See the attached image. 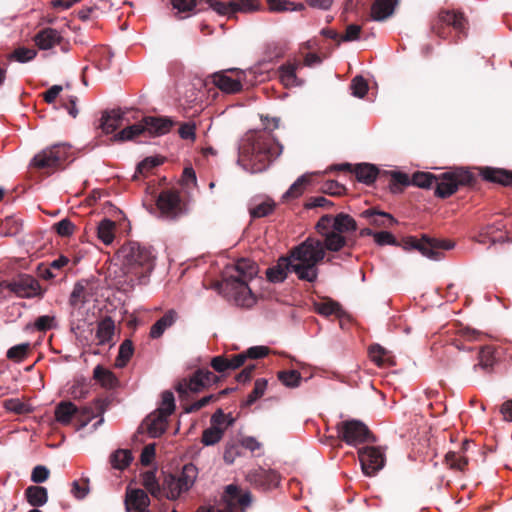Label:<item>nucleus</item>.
Masks as SVG:
<instances>
[{"label":"nucleus","instance_id":"1","mask_svg":"<svg viewBox=\"0 0 512 512\" xmlns=\"http://www.w3.org/2000/svg\"><path fill=\"white\" fill-rule=\"evenodd\" d=\"M262 120L264 129L248 132L239 147L238 163L251 173L264 171L283 151V146L272 135L279 126V119L265 117Z\"/></svg>","mask_w":512,"mask_h":512},{"label":"nucleus","instance_id":"2","mask_svg":"<svg viewBox=\"0 0 512 512\" xmlns=\"http://www.w3.org/2000/svg\"><path fill=\"white\" fill-rule=\"evenodd\" d=\"M258 273V267L250 259L241 258L234 266L227 268L219 284L220 291L228 300L237 306L251 308L256 303V297L248 286Z\"/></svg>","mask_w":512,"mask_h":512},{"label":"nucleus","instance_id":"3","mask_svg":"<svg viewBox=\"0 0 512 512\" xmlns=\"http://www.w3.org/2000/svg\"><path fill=\"white\" fill-rule=\"evenodd\" d=\"M119 255L123 259V272L127 277V285L132 288L137 284H146L155 267L156 256L153 251L139 242L124 244Z\"/></svg>","mask_w":512,"mask_h":512},{"label":"nucleus","instance_id":"4","mask_svg":"<svg viewBox=\"0 0 512 512\" xmlns=\"http://www.w3.org/2000/svg\"><path fill=\"white\" fill-rule=\"evenodd\" d=\"M325 240L308 237L290 251L293 272L300 280L315 282L318 277L317 265L325 258Z\"/></svg>","mask_w":512,"mask_h":512},{"label":"nucleus","instance_id":"5","mask_svg":"<svg viewBox=\"0 0 512 512\" xmlns=\"http://www.w3.org/2000/svg\"><path fill=\"white\" fill-rule=\"evenodd\" d=\"M318 233L325 240L328 251L338 252L343 248H352L353 243L345 236L357 230L356 221L346 213L336 216L323 215L316 224Z\"/></svg>","mask_w":512,"mask_h":512},{"label":"nucleus","instance_id":"6","mask_svg":"<svg viewBox=\"0 0 512 512\" xmlns=\"http://www.w3.org/2000/svg\"><path fill=\"white\" fill-rule=\"evenodd\" d=\"M75 159V150L71 144L62 142L42 149L31 160L30 165L51 175L58 170H63Z\"/></svg>","mask_w":512,"mask_h":512},{"label":"nucleus","instance_id":"7","mask_svg":"<svg viewBox=\"0 0 512 512\" xmlns=\"http://www.w3.org/2000/svg\"><path fill=\"white\" fill-rule=\"evenodd\" d=\"M478 183V177L468 168L455 167L439 175H436V197L446 199L455 194L460 188H474Z\"/></svg>","mask_w":512,"mask_h":512},{"label":"nucleus","instance_id":"8","mask_svg":"<svg viewBox=\"0 0 512 512\" xmlns=\"http://www.w3.org/2000/svg\"><path fill=\"white\" fill-rule=\"evenodd\" d=\"M110 398H97L93 406H85L80 410L70 401H62L55 408V419L62 425L70 424L73 417L78 415L80 428H84L94 417L102 415L110 405Z\"/></svg>","mask_w":512,"mask_h":512},{"label":"nucleus","instance_id":"9","mask_svg":"<svg viewBox=\"0 0 512 512\" xmlns=\"http://www.w3.org/2000/svg\"><path fill=\"white\" fill-rule=\"evenodd\" d=\"M174 125V121L169 117L146 116L140 122L130 125L112 137V141H128L135 138L148 135L157 137L168 133Z\"/></svg>","mask_w":512,"mask_h":512},{"label":"nucleus","instance_id":"10","mask_svg":"<svg viewBox=\"0 0 512 512\" xmlns=\"http://www.w3.org/2000/svg\"><path fill=\"white\" fill-rule=\"evenodd\" d=\"M398 246H402L405 250H418L422 255L432 260H439L443 257V251L454 248V243L450 240L430 238L423 235L421 239L414 236L405 237Z\"/></svg>","mask_w":512,"mask_h":512},{"label":"nucleus","instance_id":"11","mask_svg":"<svg viewBox=\"0 0 512 512\" xmlns=\"http://www.w3.org/2000/svg\"><path fill=\"white\" fill-rule=\"evenodd\" d=\"M453 28L458 35H467V19L464 14L456 10H440L437 17L431 22V31L441 39H447Z\"/></svg>","mask_w":512,"mask_h":512},{"label":"nucleus","instance_id":"12","mask_svg":"<svg viewBox=\"0 0 512 512\" xmlns=\"http://www.w3.org/2000/svg\"><path fill=\"white\" fill-rule=\"evenodd\" d=\"M336 430L338 438L348 445L357 446L359 444L376 442V437L368 426L357 419L337 423Z\"/></svg>","mask_w":512,"mask_h":512},{"label":"nucleus","instance_id":"13","mask_svg":"<svg viewBox=\"0 0 512 512\" xmlns=\"http://www.w3.org/2000/svg\"><path fill=\"white\" fill-rule=\"evenodd\" d=\"M224 507L214 510L200 507L197 512H236L238 507L244 510L251 503L250 492L242 493L238 486L230 484L226 487L223 495Z\"/></svg>","mask_w":512,"mask_h":512},{"label":"nucleus","instance_id":"14","mask_svg":"<svg viewBox=\"0 0 512 512\" xmlns=\"http://www.w3.org/2000/svg\"><path fill=\"white\" fill-rule=\"evenodd\" d=\"M6 288L20 298L43 297V290L38 280L28 274H20L6 284Z\"/></svg>","mask_w":512,"mask_h":512},{"label":"nucleus","instance_id":"15","mask_svg":"<svg viewBox=\"0 0 512 512\" xmlns=\"http://www.w3.org/2000/svg\"><path fill=\"white\" fill-rule=\"evenodd\" d=\"M156 205L162 216L169 219H176L185 213L184 204L177 190H163L157 198Z\"/></svg>","mask_w":512,"mask_h":512},{"label":"nucleus","instance_id":"16","mask_svg":"<svg viewBox=\"0 0 512 512\" xmlns=\"http://www.w3.org/2000/svg\"><path fill=\"white\" fill-rule=\"evenodd\" d=\"M244 78L245 72L240 69H228L212 75L214 85L227 94H235L242 91V81Z\"/></svg>","mask_w":512,"mask_h":512},{"label":"nucleus","instance_id":"17","mask_svg":"<svg viewBox=\"0 0 512 512\" xmlns=\"http://www.w3.org/2000/svg\"><path fill=\"white\" fill-rule=\"evenodd\" d=\"M358 457L363 473L374 476L385 465L384 453L377 447L366 446L358 450Z\"/></svg>","mask_w":512,"mask_h":512},{"label":"nucleus","instance_id":"18","mask_svg":"<svg viewBox=\"0 0 512 512\" xmlns=\"http://www.w3.org/2000/svg\"><path fill=\"white\" fill-rule=\"evenodd\" d=\"M335 168L354 173L356 179L366 185H372L377 178H383V171L379 170L377 166L370 163H360L355 166L350 163H343L335 166Z\"/></svg>","mask_w":512,"mask_h":512},{"label":"nucleus","instance_id":"19","mask_svg":"<svg viewBox=\"0 0 512 512\" xmlns=\"http://www.w3.org/2000/svg\"><path fill=\"white\" fill-rule=\"evenodd\" d=\"M499 359L500 351L497 347L493 345L482 346L478 352L477 363L473 366V370L491 374Z\"/></svg>","mask_w":512,"mask_h":512},{"label":"nucleus","instance_id":"20","mask_svg":"<svg viewBox=\"0 0 512 512\" xmlns=\"http://www.w3.org/2000/svg\"><path fill=\"white\" fill-rule=\"evenodd\" d=\"M247 480L253 486L266 490L278 485L279 476L273 470L258 467L247 474Z\"/></svg>","mask_w":512,"mask_h":512},{"label":"nucleus","instance_id":"21","mask_svg":"<svg viewBox=\"0 0 512 512\" xmlns=\"http://www.w3.org/2000/svg\"><path fill=\"white\" fill-rule=\"evenodd\" d=\"M33 40L40 50H49L63 43V36L53 28H43L35 34Z\"/></svg>","mask_w":512,"mask_h":512},{"label":"nucleus","instance_id":"22","mask_svg":"<svg viewBox=\"0 0 512 512\" xmlns=\"http://www.w3.org/2000/svg\"><path fill=\"white\" fill-rule=\"evenodd\" d=\"M150 499L147 493L142 489H130L126 490L125 495V507L127 512L131 509L139 511H149Z\"/></svg>","mask_w":512,"mask_h":512},{"label":"nucleus","instance_id":"23","mask_svg":"<svg viewBox=\"0 0 512 512\" xmlns=\"http://www.w3.org/2000/svg\"><path fill=\"white\" fill-rule=\"evenodd\" d=\"M479 175L486 181L502 186H512V171L503 168L481 167Z\"/></svg>","mask_w":512,"mask_h":512},{"label":"nucleus","instance_id":"24","mask_svg":"<svg viewBox=\"0 0 512 512\" xmlns=\"http://www.w3.org/2000/svg\"><path fill=\"white\" fill-rule=\"evenodd\" d=\"M302 68V63L300 61L287 62L282 64L278 68V75L281 83L286 87L299 86L303 83L297 75L296 71Z\"/></svg>","mask_w":512,"mask_h":512},{"label":"nucleus","instance_id":"25","mask_svg":"<svg viewBox=\"0 0 512 512\" xmlns=\"http://www.w3.org/2000/svg\"><path fill=\"white\" fill-rule=\"evenodd\" d=\"M293 265L295 264L291 260L290 256L280 257L275 266L267 269V279L273 283L283 282L287 278L288 272L290 270L293 271Z\"/></svg>","mask_w":512,"mask_h":512},{"label":"nucleus","instance_id":"26","mask_svg":"<svg viewBox=\"0 0 512 512\" xmlns=\"http://www.w3.org/2000/svg\"><path fill=\"white\" fill-rule=\"evenodd\" d=\"M176 391L179 394L180 398H184L188 395L189 392L191 393H199L206 389V386L201 378L200 375H198V371L196 370L190 378H184L181 381L177 383L175 386Z\"/></svg>","mask_w":512,"mask_h":512},{"label":"nucleus","instance_id":"27","mask_svg":"<svg viewBox=\"0 0 512 512\" xmlns=\"http://www.w3.org/2000/svg\"><path fill=\"white\" fill-rule=\"evenodd\" d=\"M123 112L120 109L104 111L100 119L99 128L105 134H111L116 131L122 124Z\"/></svg>","mask_w":512,"mask_h":512},{"label":"nucleus","instance_id":"28","mask_svg":"<svg viewBox=\"0 0 512 512\" xmlns=\"http://www.w3.org/2000/svg\"><path fill=\"white\" fill-rule=\"evenodd\" d=\"M399 0H375L371 6V17L375 21H384L393 15Z\"/></svg>","mask_w":512,"mask_h":512},{"label":"nucleus","instance_id":"29","mask_svg":"<svg viewBox=\"0 0 512 512\" xmlns=\"http://www.w3.org/2000/svg\"><path fill=\"white\" fill-rule=\"evenodd\" d=\"M360 215L375 227L389 228L397 222L391 214L373 208L363 211Z\"/></svg>","mask_w":512,"mask_h":512},{"label":"nucleus","instance_id":"30","mask_svg":"<svg viewBox=\"0 0 512 512\" xmlns=\"http://www.w3.org/2000/svg\"><path fill=\"white\" fill-rule=\"evenodd\" d=\"M383 178H389V189L393 194L402 193L405 187L411 185V178L400 171L383 170Z\"/></svg>","mask_w":512,"mask_h":512},{"label":"nucleus","instance_id":"31","mask_svg":"<svg viewBox=\"0 0 512 512\" xmlns=\"http://www.w3.org/2000/svg\"><path fill=\"white\" fill-rule=\"evenodd\" d=\"M505 225L502 222L488 224L481 228L480 236L488 237L491 244L503 243L508 240L507 232L503 231Z\"/></svg>","mask_w":512,"mask_h":512},{"label":"nucleus","instance_id":"32","mask_svg":"<svg viewBox=\"0 0 512 512\" xmlns=\"http://www.w3.org/2000/svg\"><path fill=\"white\" fill-rule=\"evenodd\" d=\"M27 502L33 507H41L48 501V491L45 487L31 485L24 492Z\"/></svg>","mask_w":512,"mask_h":512},{"label":"nucleus","instance_id":"33","mask_svg":"<svg viewBox=\"0 0 512 512\" xmlns=\"http://www.w3.org/2000/svg\"><path fill=\"white\" fill-rule=\"evenodd\" d=\"M168 417L169 416L162 415L158 411H155L147 417V429L150 436L154 438L159 437L165 432Z\"/></svg>","mask_w":512,"mask_h":512},{"label":"nucleus","instance_id":"34","mask_svg":"<svg viewBox=\"0 0 512 512\" xmlns=\"http://www.w3.org/2000/svg\"><path fill=\"white\" fill-rule=\"evenodd\" d=\"M177 319V313L174 310L166 312L159 320H157L150 329V337L157 339L161 337L164 331L171 327Z\"/></svg>","mask_w":512,"mask_h":512},{"label":"nucleus","instance_id":"35","mask_svg":"<svg viewBox=\"0 0 512 512\" xmlns=\"http://www.w3.org/2000/svg\"><path fill=\"white\" fill-rule=\"evenodd\" d=\"M115 324L111 317L106 316L102 319L97 326L96 338L98 344L109 343L114 336Z\"/></svg>","mask_w":512,"mask_h":512},{"label":"nucleus","instance_id":"36","mask_svg":"<svg viewBox=\"0 0 512 512\" xmlns=\"http://www.w3.org/2000/svg\"><path fill=\"white\" fill-rule=\"evenodd\" d=\"M93 377L102 387L107 389L115 388L118 385V379L115 374L101 365H97L94 368Z\"/></svg>","mask_w":512,"mask_h":512},{"label":"nucleus","instance_id":"37","mask_svg":"<svg viewBox=\"0 0 512 512\" xmlns=\"http://www.w3.org/2000/svg\"><path fill=\"white\" fill-rule=\"evenodd\" d=\"M163 497L170 500H176L183 492L182 486L175 475L169 474L164 478L163 484Z\"/></svg>","mask_w":512,"mask_h":512},{"label":"nucleus","instance_id":"38","mask_svg":"<svg viewBox=\"0 0 512 512\" xmlns=\"http://www.w3.org/2000/svg\"><path fill=\"white\" fill-rule=\"evenodd\" d=\"M22 221L15 216H8L0 220V236H15L22 231Z\"/></svg>","mask_w":512,"mask_h":512},{"label":"nucleus","instance_id":"39","mask_svg":"<svg viewBox=\"0 0 512 512\" xmlns=\"http://www.w3.org/2000/svg\"><path fill=\"white\" fill-rule=\"evenodd\" d=\"M142 485L155 498L163 497L162 485L159 484L155 471H146L142 474Z\"/></svg>","mask_w":512,"mask_h":512},{"label":"nucleus","instance_id":"40","mask_svg":"<svg viewBox=\"0 0 512 512\" xmlns=\"http://www.w3.org/2000/svg\"><path fill=\"white\" fill-rule=\"evenodd\" d=\"M115 222L110 219H103L97 226V236L105 244L109 245L113 242L115 237Z\"/></svg>","mask_w":512,"mask_h":512},{"label":"nucleus","instance_id":"41","mask_svg":"<svg viewBox=\"0 0 512 512\" xmlns=\"http://www.w3.org/2000/svg\"><path fill=\"white\" fill-rule=\"evenodd\" d=\"M198 470L195 465L189 463L185 464L182 468L181 473L176 476L178 479V482H180V486H182V489L188 491L194 484V481L197 477Z\"/></svg>","mask_w":512,"mask_h":512},{"label":"nucleus","instance_id":"42","mask_svg":"<svg viewBox=\"0 0 512 512\" xmlns=\"http://www.w3.org/2000/svg\"><path fill=\"white\" fill-rule=\"evenodd\" d=\"M312 176L313 174H305L299 177L285 192L283 198L294 199L301 196L304 193L306 186L310 184Z\"/></svg>","mask_w":512,"mask_h":512},{"label":"nucleus","instance_id":"43","mask_svg":"<svg viewBox=\"0 0 512 512\" xmlns=\"http://www.w3.org/2000/svg\"><path fill=\"white\" fill-rule=\"evenodd\" d=\"M369 356L378 366L393 364L389 351L379 344H373L369 347Z\"/></svg>","mask_w":512,"mask_h":512},{"label":"nucleus","instance_id":"44","mask_svg":"<svg viewBox=\"0 0 512 512\" xmlns=\"http://www.w3.org/2000/svg\"><path fill=\"white\" fill-rule=\"evenodd\" d=\"M314 309L318 314L326 317L330 315L340 316L342 312L341 305L332 299H326L321 302H315Z\"/></svg>","mask_w":512,"mask_h":512},{"label":"nucleus","instance_id":"45","mask_svg":"<svg viewBox=\"0 0 512 512\" xmlns=\"http://www.w3.org/2000/svg\"><path fill=\"white\" fill-rule=\"evenodd\" d=\"M134 352L133 343L131 340L126 339L122 342L119 347L118 356L115 361V366L118 368H123L131 359Z\"/></svg>","mask_w":512,"mask_h":512},{"label":"nucleus","instance_id":"46","mask_svg":"<svg viewBox=\"0 0 512 512\" xmlns=\"http://www.w3.org/2000/svg\"><path fill=\"white\" fill-rule=\"evenodd\" d=\"M132 459L130 451L119 449L111 455L110 462L113 468L123 470L129 466Z\"/></svg>","mask_w":512,"mask_h":512},{"label":"nucleus","instance_id":"47","mask_svg":"<svg viewBox=\"0 0 512 512\" xmlns=\"http://www.w3.org/2000/svg\"><path fill=\"white\" fill-rule=\"evenodd\" d=\"M436 175L430 172H422L418 171L412 175L411 185L417 186L419 188H431L435 186Z\"/></svg>","mask_w":512,"mask_h":512},{"label":"nucleus","instance_id":"48","mask_svg":"<svg viewBox=\"0 0 512 512\" xmlns=\"http://www.w3.org/2000/svg\"><path fill=\"white\" fill-rule=\"evenodd\" d=\"M267 388V380L264 378H259L255 381L253 390L247 396V399L242 403V407L251 406L255 403L259 398H261L265 390Z\"/></svg>","mask_w":512,"mask_h":512},{"label":"nucleus","instance_id":"49","mask_svg":"<svg viewBox=\"0 0 512 512\" xmlns=\"http://www.w3.org/2000/svg\"><path fill=\"white\" fill-rule=\"evenodd\" d=\"M88 301V293L86 287L78 282L74 285L73 291L69 298V304L72 307L82 306Z\"/></svg>","mask_w":512,"mask_h":512},{"label":"nucleus","instance_id":"50","mask_svg":"<svg viewBox=\"0 0 512 512\" xmlns=\"http://www.w3.org/2000/svg\"><path fill=\"white\" fill-rule=\"evenodd\" d=\"M445 464L450 469L464 471L468 465V459L465 456L450 451L445 455Z\"/></svg>","mask_w":512,"mask_h":512},{"label":"nucleus","instance_id":"51","mask_svg":"<svg viewBox=\"0 0 512 512\" xmlns=\"http://www.w3.org/2000/svg\"><path fill=\"white\" fill-rule=\"evenodd\" d=\"M275 209V203L272 200H266L249 208L252 218H262L270 215Z\"/></svg>","mask_w":512,"mask_h":512},{"label":"nucleus","instance_id":"52","mask_svg":"<svg viewBox=\"0 0 512 512\" xmlns=\"http://www.w3.org/2000/svg\"><path fill=\"white\" fill-rule=\"evenodd\" d=\"M163 163V160L158 157H147L143 161H141L136 168V172L133 175V179L136 180L138 175L145 176L148 172H150L155 167L159 166Z\"/></svg>","mask_w":512,"mask_h":512},{"label":"nucleus","instance_id":"53","mask_svg":"<svg viewBox=\"0 0 512 512\" xmlns=\"http://www.w3.org/2000/svg\"><path fill=\"white\" fill-rule=\"evenodd\" d=\"M30 347L29 343L15 345L7 351L6 356L9 360L20 363L27 357Z\"/></svg>","mask_w":512,"mask_h":512},{"label":"nucleus","instance_id":"54","mask_svg":"<svg viewBox=\"0 0 512 512\" xmlns=\"http://www.w3.org/2000/svg\"><path fill=\"white\" fill-rule=\"evenodd\" d=\"M37 56V51L32 48L19 47L8 55L9 60H15L20 63H26Z\"/></svg>","mask_w":512,"mask_h":512},{"label":"nucleus","instance_id":"55","mask_svg":"<svg viewBox=\"0 0 512 512\" xmlns=\"http://www.w3.org/2000/svg\"><path fill=\"white\" fill-rule=\"evenodd\" d=\"M233 14L236 12H254L261 9L259 0H232Z\"/></svg>","mask_w":512,"mask_h":512},{"label":"nucleus","instance_id":"56","mask_svg":"<svg viewBox=\"0 0 512 512\" xmlns=\"http://www.w3.org/2000/svg\"><path fill=\"white\" fill-rule=\"evenodd\" d=\"M278 379L287 387L295 388L301 382V374L297 370L279 371Z\"/></svg>","mask_w":512,"mask_h":512},{"label":"nucleus","instance_id":"57","mask_svg":"<svg viewBox=\"0 0 512 512\" xmlns=\"http://www.w3.org/2000/svg\"><path fill=\"white\" fill-rule=\"evenodd\" d=\"M223 435L222 430L210 426L202 432L201 442L204 446H212L220 442Z\"/></svg>","mask_w":512,"mask_h":512},{"label":"nucleus","instance_id":"58","mask_svg":"<svg viewBox=\"0 0 512 512\" xmlns=\"http://www.w3.org/2000/svg\"><path fill=\"white\" fill-rule=\"evenodd\" d=\"M3 407L10 412H14L15 414H27L31 412V408L28 404L22 402L20 399L11 398L3 401Z\"/></svg>","mask_w":512,"mask_h":512},{"label":"nucleus","instance_id":"59","mask_svg":"<svg viewBox=\"0 0 512 512\" xmlns=\"http://www.w3.org/2000/svg\"><path fill=\"white\" fill-rule=\"evenodd\" d=\"M175 410L174 395L171 391L166 390L162 393V401L156 411L162 415L170 416Z\"/></svg>","mask_w":512,"mask_h":512},{"label":"nucleus","instance_id":"60","mask_svg":"<svg viewBox=\"0 0 512 512\" xmlns=\"http://www.w3.org/2000/svg\"><path fill=\"white\" fill-rule=\"evenodd\" d=\"M350 89L353 96L363 98L368 92V83L364 77L356 76L351 81Z\"/></svg>","mask_w":512,"mask_h":512},{"label":"nucleus","instance_id":"61","mask_svg":"<svg viewBox=\"0 0 512 512\" xmlns=\"http://www.w3.org/2000/svg\"><path fill=\"white\" fill-rule=\"evenodd\" d=\"M241 454H242V448H241L240 444L235 443V442H229L226 444L224 454H223V459H224L225 463L232 464L237 457L241 456Z\"/></svg>","mask_w":512,"mask_h":512},{"label":"nucleus","instance_id":"62","mask_svg":"<svg viewBox=\"0 0 512 512\" xmlns=\"http://www.w3.org/2000/svg\"><path fill=\"white\" fill-rule=\"evenodd\" d=\"M218 400H219V396H216L215 394H210V395L204 396L201 399H199V400L193 402L192 404L186 406L184 408V411L186 413L197 412L200 409H202L203 407L207 406L208 404H210L212 402H216Z\"/></svg>","mask_w":512,"mask_h":512},{"label":"nucleus","instance_id":"63","mask_svg":"<svg viewBox=\"0 0 512 512\" xmlns=\"http://www.w3.org/2000/svg\"><path fill=\"white\" fill-rule=\"evenodd\" d=\"M56 327V319L51 315L39 316L34 322V328L40 332H46Z\"/></svg>","mask_w":512,"mask_h":512},{"label":"nucleus","instance_id":"64","mask_svg":"<svg viewBox=\"0 0 512 512\" xmlns=\"http://www.w3.org/2000/svg\"><path fill=\"white\" fill-rule=\"evenodd\" d=\"M210 8L216 11L220 15H227L231 17L233 15V6L232 0L228 3L217 1V0H207Z\"/></svg>","mask_w":512,"mask_h":512}]
</instances>
